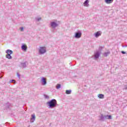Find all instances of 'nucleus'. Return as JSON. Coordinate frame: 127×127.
I'll return each mask as SVG.
<instances>
[{
	"label": "nucleus",
	"mask_w": 127,
	"mask_h": 127,
	"mask_svg": "<svg viewBox=\"0 0 127 127\" xmlns=\"http://www.w3.org/2000/svg\"><path fill=\"white\" fill-rule=\"evenodd\" d=\"M114 1V0H105V2L107 4H110V3H112Z\"/></svg>",
	"instance_id": "ddd939ff"
},
{
	"label": "nucleus",
	"mask_w": 127,
	"mask_h": 127,
	"mask_svg": "<svg viewBox=\"0 0 127 127\" xmlns=\"http://www.w3.org/2000/svg\"><path fill=\"white\" fill-rule=\"evenodd\" d=\"M20 29L21 31H23V30H24V28H23V27H20Z\"/></svg>",
	"instance_id": "b1692460"
},
{
	"label": "nucleus",
	"mask_w": 127,
	"mask_h": 127,
	"mask_svg": "<svg viewBox=\"0 0 127 127\" xmlns=\"http://www.w3.org/2000/svg\"><path fill=\"white\" fill-rule=\"evenodd\" d=\"M39 52L40 54H44V53H46V49L44 47H40Z\"/></svg>",
	"instance_id": "7ed1b4c3"
},
{
	"label": "nucleus",
	"mask_w": 127,
	"mask_h": 127,
	"mask_svg": "<svg viewBox=\"0 0 127 127\" xmlns=\"http://www.w3.org/2000/svg\"><path fill=\"white\" fill-rule=\"evenodd\" d=\"M6 53L7 54L11 55V54H12V53H13V52H12V51H11L10 50H7L6 51Z\"/></svg>",
	"instance_id": "4468645a"
},
{
	"label": "nucleus",
	"mask_w": 127,
	"mask_h": 127,
	"mask_svg": "<svg viewBox=\"0 0 127 127\" xmlns=\"http://www.w3.org/2000/svg\"><path fill=\"white\" fill-rule=\"evenodd\" d=\"M45 97L46 99H49V96L48 95H45Z\"/></svg>",
	"instance_id": "393cba45"
},
{
	"label": "nucleus",
	"mask_w": 127,
	"mask_h": 127,
	"mask_svg": "<svg viewBox=\"0 0 127 127\" xmlns=\"http://www.w3.org/2000/svg\"><path fill=\"white\" fill-rule=\"evenodd\" d=\"M21 49L23 50V51H26L27 50V46L25 45L24 44H23L21 46Z\"/></svg>",
	"instance_id": "6e6552de"
},
{
	"label": "nucleus",
	"mask_w": 127,
	"mask_h": 127,
	"mask_svg": "<svg viewBox=\"0 0 127 127\" xmlns=\"http://www.w3.org/2000/svg\"><path fill=\"white\" fill-rule=\"evenodd\" d=\"M121 53H122V54H126V52L123 51L121 52Z\"/></svg>",
	"instance_id": "a878e982"
},
{
	"label": "nucleus",
	"mask_w": 127,
	"mask_h": 127,
	"mask_svg": "<svg viewBox=\"0 0 127 127\" xmlns=\"http://www.w3.org/2000/svg\"><path fill=\"white\" fill-rule=\"evenodd\" d=\"M34 121H35V115H32V118H31L30 122L34 123Z\"/></svg>",
	"instance_id": "f8f14e48"
},
{
	"label": "nucleus",
	"mask_w": 127,
	"mask_h": 127,
	"mask_svg": "<svg viewBox=\"0 0 127 127\" xmlns=\"http://www.w3.org/2000/svg\"><path fill=\"white\" fill-rule=\"evenodd\" d=\"M11 106V104H10V103H6L5 104L6 109H9Z\"/></svg>",
	"instance_id": "dca6fc26"
},
{
	"label": "nucleus",
	"mask_w": 127,
	"mask_h": 127,
	"mask_svg": "<svg viewBox=\"0 0 127 127\" xmlns=\"http://www.w3.org/2000/svg\"><path fill=\"white\" fill-rule=\"evenodd\" d=\"M47 104L48 105L50 109H53V108H55L57 106V101L55 99H52L48 102Z\"/></svg>",
	"instance_id": "f257e3e1"
},
{
	"label": "nucleus",
	"mask_w": 127,
	"mask_h": 127,
	"mask_svg": "<svg viewBox=\"0 0 127 127\" xmlns=\"http://www.w3.org/2000/svg\"><path fill=\"white\" fill-rule=\"evenodd\" d=\"M5 57H6V58H7V59H10V60L12 59V57H11V55H9V54L6 55Z\"/></svg>",
	"instance_id": "f3484780"
},
{
	"label": "nucleus",
	"mask_w": 127,
	"mask_h": 127,
	"mask_svg": "<svg viewBox=\"0 0 127 127\" xmlns=\"http://www.w3.org/2000/svg\"><path fill=\"white\" fill-rule=\"evenodd\" d=\"M122 47H127V44L125 46H122Z\"/></svg>",
	"instance_id": "cd10ccee"
},
{
	"label": "nucleus",
	"mask_w": 127,
	"mask_h": 127,
	"mask_svg": "<svg viewBox=\"0 0 127 127\" xmlns=\"http://www.w3.org/2000/svg\"><path fill=\"white\" fill-rule=\"evenodd\" d=\"M17 76L18 77V78H20V75L18 73H17Z\"/></svg>",
	"instance_id": "bb28decb"
},
{
	"label": "nucleus",
	"mask_w": 127,
	"mask_h": 127,
	"mask_svg": "<svg viewBox=\"0 0 127 127\" xmlns=\"http://www.w3.org/2000/svg\"><path fill=\"white\" fill-rule=\"evenodd\" d=\"M2 78V75L1 76H0V79H1Z\"/></svg>",
	"instance_id": "c85d7f7f"
},
{
	"label": "nucleus",
	"mask_w": 127,
	"mask_h": 127,
	"mask_svg": "<svg viewBox=\"0 0 127 127\" xmlns=\"http://www.w3.org/2000/svg\"><path fill=\"white\" fill-rule=\"evenodd\" d=\"M61 88V84H58L57 85H56V89H57L58 90L60 89Z\"/></svg>",
	"instance_id": "4be33fe9"
},
{
	"label": "nucleus",
	"mask_w": 127,
	"mask_h": 127,
	"mask_svg": "<svg viewBox=\"0 0 127 127\" xmlns=\"http://www.w3.org/2000/svg\"><path fill=\"white\" fill-rule=\"evenodd\" d=\"M98 97L99 99H104L105 95L104 94H98Z\"/></svg>",
	"instance_id": "a211bd4d"
},
{
	"label": "nucleus",
	"mask_w": 127,
	"mask_h": 127,
	"mask_svg": "<svg viewBox=\"0 0 127 127\" xmlns=\"http://www.w3.org/2000/svg\"><path fill=\"white\" fill-rule=\"evenodd\" d=\"M16 81H15V80L13 79L9 81V83H13L14 84H15Z\"/></svg>",
	"instance_id": "5701e85b"
},
{
	"label": "nucleus",
	"mask_w": 127,
	"mask_h": 127,
	"mask_svg": "<svg viewBox=\"0 0 127 127\" xmlns=\"http://www.w3.org/2000/svg\"><path fill=\"white\" fill-rule=\"evenodd\" d=\"M89 0H86L83 3V5L84 6H89V5H90L89 4Z\"/></svg>",
	"instance_id": "9b49d317"
},
{
	"label": "nucleus",
	"mask_w": 127,
	"mask_h": 127,
	"mask_svg": "<svg viewBox=\"0 0 127 127\" xmlns=\"http://www.w3.org/2000/svg\"><path fill=\"white\" fill-rule=\"evenodd\" d=\"M50 25L53 28H56L58 26V24L55 21H53L51 22Z\"/></svg>",
	"instance_id": "39448f33"
},
{
	"label": "nucleus",
	"mask_w": 127,
	"mask_h": 127,
	"mask_svg": "<svg viewBox=\"0 0 127 127\" xmlns=\"http://www.w3.org/2000/svg\"><path fill=\"white\" fill-rule=\"evenodd\" d=\"M71 92H72V90H66L65 91V93H66V94H67V95H70V94H71Z\"/></svg>",
	"instance_id": "aec40b11"
},
{
	"label": "nucleus",
	"mask_w": 127,
	"mask_h": 127,
	"mask_svg": "<svg viewBox=\"0 0 127 127\" xmlns=\"http://www.w3.org/2000/svg\"><path fill=\"white\" fill-rule=\"evenodd\" d=\"M110 54L111 52L110 51H108L104 53V56H105V57H107V56H109V55H110Z\"/></svg>",
	"instance_id": "6ab92c4d"
},
{
	"label": "nucleus",
	"mask_w": 127,
	"mask_h": 127,
	"mask_svg": "<svg viewBox=\"0 0 127 127\" xmlns=\"http://www.w3.org/2000/svg\"><path fill=\"white\" fill-rule=\"evenodd\" d=\"M105 120H112V116L105 115Z\"/></svg>",
	"instance_id": "2eb2a0df"
},
{
	"label": "nucleus",
	"mask_w": 127,
	"mask_h": 127,
	"mask_svg": "<svg viewBox=\"0 0 127 127\" xmlns=\"http://www.w3.org/2000/svg\"><path fill=\"white\" fill-rule=\"evenodd\" d=\"M102 35V33L100 31H98L94 34V36L96 38H98L99 36H101Z\"/></svg>",
	"instance_id": "0eeeda50"
},
{
	"label": "nucleus",
	"mask_w": 127,
	"mask_h": 127,
	"mask_svg": "<svg viewBox=\"0 0 127 127\" xmlns=\"http://www.w3.org/2000/svg\"><path fill=\"white\" fill-rule=\"evenodd\" d=\"M127 87H125V90H127Z\"/></svg>",
	"instance_id": "c756f323"
},
{
	"label": "nucleus",
	"mask_w": 127,
	"mask_h": 127,
	"mask_svg": "<svg viewBox=\"0 0 127 127\" xmlns=\"http://www.w3.org/2000/svg\"><path fill=\"white\" fill-rule=\"evenodd\" d=\"M100 55H101V52L97 51L94 54L95 59H98L100 57Z\"/></svg>",
	"instance_id": "423d86ee"
},
{
	"label": "nucleus",
	"mask_w": 127,
	"mask_h": 127,
	"mask_svg": "<svg viewBox=\"0 0 127 127\" xmlns=\"http://www.w3.org/2000/svg\"><path fill=\"white\" fill-rule=\"evenodd\" d=\"M41 82L42 85L43 86H45V85H46V84H47V81H46V78L44 77H43L41 78Z\"/></svg>",
	"instance_id": "20e7f679"
},
{
	"label": "nucleus",
	"mask_w": 127,
	"mask_h": 127,
	"mask_svg": "<svg viewBox=\"0 0 127 127\" xmlns=\"http://www.w3.org/2000/svg\"><path fill=\"white\" fill-rule=\"evenodd\" d=\"M82 37V32L80 31H77V32L75 33L74 38L78 39L81 38Z\"/></svg>",
	"instance_id": "f03ea898"
},
{
	"label": "nucleus",
	"mask_w": 127,
	"mask_h": 127,
	"mask_svg": "<svg viewBox=\"0 0 127 127\" xmlns=\"http://www.w3.org/2000/svg\"><path fill=\"white\" fill-rule=\"evenodd\" d=\"M27 64V62H25L24 63H21L20 67H22V68H26Z\"/></svg>",
	"instance_id": "9d476101"
},
{
	"label": "nucleus",
	"mask_w": 127,
	"mask_h": 127,
	"mask_svg": "<svg viewBox=\"0 0 127 127\" xmlns=\"http://www.w3.org/2000/svg\"><path fill=\"white\" fill-rule=\"evenodd\" d=\"M35 19H36V21H40V20H41L42 18H41V17H36L35 18Z\"/></svg>",
	"instance_id": "412c9836"
},
{
	"label": "nucleus",
	"mask_w": 127,
	"mask_h": 127,
	"mask_svg": "<svg viewBox=\"0 0 127 127\" xmlns=\"http://www.w3.org/2000/svg\"><path fill=\"white\" fill-rule=\"evenodd\" d=\"M105 120H106V116H104V115L101 114V116L99 117V121L104 122Z\"/></svg>",
	"instance_id": "1a4fd4ad"
}]
</instances>
